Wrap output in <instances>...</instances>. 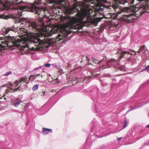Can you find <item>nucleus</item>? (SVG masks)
<instances>
[{
	"instance_id": "f257e3e1",
	"label": "nucleus",
	"mask_w": 149,
	"mask_h": 149,
	"mask_svg": "<svg viewBox=\"0 0 149 149\" xmlns=\"http://www.w3.org/2000/svg\"><path fill=\"white\" fill-rule=\"evenodd\" d=\"M0 6L2 10H8L11 9L17 11L18 14L21 15L22 11H31L35 12L39 16V24H38L35 22H30L29 27L32 29L31 33L34 34H37V36L31 35L29 38L24 37L20 39L14 40L13 44L16 46H20L23 48H28L33 51L40 50L42 48V45L46 42L45 38L50 36L49 33L53 30L51 29L49 30L48 26H45L44 21L42 18L46 17L45 12L47 11L44 7L38 8L36 6H15L10 8L7 2L3 3L0 0Z\"/></svg>"
},
{
	"instance_id": "f03ea898",
	"label": "nucleus",
	"mask_w": 149,
	"mask_h": 149,
	"mask_svg": "<svg viewBox=\"0 0 149 149\" xmlns=\"http://www.w3.org/2000/svg\"><path fill=\"white\" fill-rule=\"evenodd\" d=\"M80 6L77 2L73 4L72 7L66 9V11L69 14L73 13L74 10L75 9L77 10L78 11L77 16L78 18L73 17L70 19L69 22L67 24L63 25L62 26L63 28L61 31L67 33V30L68 29H70L77 28L75 26L80 23L84 19L85 17L89 15L90 11L89 8L87 6L83 7L81 9V12H79L78 8Z\"/></svg>"
},
{
	"instance_id": "7ed1b4c3",
	"label": "nucleus",
	"mask_w": 149,
	"mask_h": 149,
	"mask_svg": "<svg viewBox=\"0 0 149 149\" xmlns=\"http://www.w3.org/2000/svg\"><path fill=\"white\" fill-rule=\"evenodd\" d=\"M149 9V5L147 3L143 5L141 7H135L132 10L134 13L122 16L121 19L122 21L126 22L128 23L133 22L137 18L141 16L142 14L146 12V10Z\"/></svg>"
},
{
	"instance_id": "20e7f679",
	"label": "nucleus",
	"mask_w": 149,
	"mask_h": 149,
	"mask_svg": "<svg viewBox=\"0 0 149 149\" xmlns=\"http://www.w3.org/2000/svg\"><path fill=\"white\" fill-rule=\"evenodd\" d=\"M134 1V0H113L112 7L115 11L116 15H118L123 12L127 11V8H123L119 6L120 4L125 5V3H127L132 4Z\"/></svg>"
},
{
	"instance_id": "39448f33",
	"label": "nucleus",
	"mask_w": 149,
	"mask_h": 149,
	"mask_svg": "<svg viewBox=\"0 0 149 149\" xmlns=\"http://www.w3.org/2000/svg\"><path fill=\"white\" fill-rule=\"evenodd\" d=\"M7 87V89L6 90L5 93L8 94V93H12L14 91L17 90H20L21 88H23L20 86L19 83L18 81L16 80L13 83H9L2 85L0 87V89H1L3 87Z\"/></svg>"
},
{
	"instance_id": "423d86ee",
	"label": "nucleus",
	"mask_w": 149,
	"mask_h": 149,
	"mask_svg": "<svg viewBox=\"0 0 149 149\" xmlns=\"http://www.w3.org/2000/svg\"><path fill=\"white\" fill-rule=\"evenodd\" d=\"M92 1H95L97 2L96 4V8L95 9V13H101V12L103 11L104 8V5L100 1L105 3L106 2V0H92Z\"/></svg>"
},
{
	"instance_id": "0eeeda50",
	"label": "nucleus",
	"mask_w": 149,
	"mask_h": 149,
	"mask_svg": "<svg viewBox=\"0 0 149 149\" xmlns=\"http://www.w3.org/2000/svg\"><path fill=\"white\" fill-rule=\"evenodd\" d=\"M51 3H54L52 8L53 10L55 9L56 10L60 9V7L59 6L61 3L64 1V0H49Z\"/></svg>"
},
{
	"instance_id": "6e6552de",
	"label": "nucleus",
	"mask_w": 149,
	"mask_h": 149,
	"mask_svg": "<svg viewBox=\"0 0 149 149\" xmlns=\"http://www.w3.org/2000/svg\"><path fill=\"white\" fill-rule=\"evenodd\" d=\"M29 79H28L26 77H21L20 78V80L19 81V83L21 87L26 85V84L29 83Z\"/></svg>"
},
{
	"instance_id": "1a4fd4ad",
	"label": "nucleus",
	"mask_w": 149,
	"mask_h": 149,
	"mask_svg": "<svg viewBox=\"0 0 149 149\" xmlns=\"http://www.w3.org/2000/svg\"><path fill=\"white\" fill-rule=\"evenodd\" d=\"M86 59L88 61V63L89 64L92 65L93 64H100L102 62V60L104 59V58L101 61H98L96 59H94L92 58L91 59H88L87 57H85Z\"/></svg>"
},
{
	"instance_id": "9d476101",
	"label": "nucleus",
	"mask_w": 149,
	"mask_h": 149,
	"mask_svg": "<svg viewBox=\"0 0 149 149\" xmlns=\"http://www.w3.org/2000/svg\"><path fill=\"white\" fill-rule=\"evenodd\" d=\"M120 52H121V55L119 57L118 60L121 59L123 58L125 56L126 57V58H127V55H125L126 54H127V52L125 51H123L121 49H119L117 53H116V54H118Z\"/></svg>"
},
{
	"instance_id": "9b49d317",
	"label": "nucleus",
	"mask_w": 149,
	"mask_h": 149,
	"mask_svg": "<svg viewBox=\"0 0 149 149\" xmlns=\"http://www.w3.org/2000/svg\"><path fill=\"white\" fill-rule=\"evenodd\" d=\"M62 33L61 34H58V35L56 37V40L57 41H60L61 40H63L64 39H65V37L67 35V34H66L65 35L62 34Z\"/></svg>"
},
{
	"instance_id": "f8f14e48",
	"label": "nucleus",
	"mask_w": 149,
	"mask_h": 149,
	"mask_svg": "<svg viewBox=\"0 0 149 149\" xmlns=\"http://www.w3.org/2000/svg\"><path fill=\"white\" fill-rule=\"evenodd\" d=\"M127 52V58H126L127 59V60H128L129 61H130V58L131 57V56H130L128 54L130 55H133V53H132V52H134L135 53V54H134V55H135L136 54V52L133 50H132L131 52Z\"/></svg>"
},
{
	"instance_id": "ddd939ff",
	"label": "nucleus",
	"mask_w": 149,
	"mask_h": 149,
	"mask_svg": "<svg viewBox=\"0 0 149 149\" xmlns=\"http://www.w3.org/2000/svg\"><path fill=\"white\" fill-rule=\"evenodd\" d=\"M50 132H52V130L46 128H43L42 129V132L45 135H46L49 133Z\"/></svg>"
},
{
	"instance_id": "4468645a",
	"label": "nucleus",
	"mask_w": 149,
	"mask_h": 149,
	"mask_svg": "<svg viewBox=\"0 0 149 149\" xmlns=\"http://www.w3.org/2000/svg\"><path fill=\"white\" fill-rule=\"evenodd\" d=\"M22 102L19 98H17L13 102V105L15 107H17Z\"/></svg>"
},
{
	"instance_id": "2eb2a0df",
	"label": "nucleus",
	"mask_w": 149,
	"mask_h": 149,
	"mask_svg": "<svg viewBox=\"0 0 149 149\" xmlns=\"http://www.w3.org/2000/svg\"><path fill=\"white\" fill-rule=\"evenodd\" d=\"M16 29L15 28L14 26L11 27H8V28L6 29L5 30V32L6 33H8L10 31H12L14 32H16Z\"/></svg>"
},
{
	"instance_id": "dca6fc26",
	"label": "nucleus",
	"mask_w": 149,
	"mask_h": 149,
	"mask_svg": "<svg viewBox=\"0 0 149 149\" xmlns=\"http://www.w3.org/2000/svg\"><path fill=\"white\" fill-rule=\"evenodd\" d=\"M2 44H0V50H2L5 48V47L2 45V44L3 45H6L7 43L6 42L2 41L1 42Z\"/></svg>"
},
{
	"instance_id": "f3484780",
	"label": "nucleus",
	"mask_w": 149,
	"mask_h": 149,
	"mask_svg": "<svg viewBox=\"0 0 149 149\" xmlns=\"http://www.w3.org/2000/svg\"><path fill=\"white\" fill-rule=\"evenodd\" d=\"M40 75V74H39L36 75H31L29 77V80H33L36 79V76H38L39 75Z\"/></svg>"
},
{
	"instance_id": "a211bd4d",
	"label": "nucleus",
	"mask_w": 149,
	"mask_h": 149,
	"mask_svg": "<svg viewBox=\"0 0 149 149\" xmlns=\"http://www.w3.org/2000/svg\"><path fill=\"white\" fill-rule=\"evenodd\" d=\"M19 29L22 34H23V33H24V34H27L28 33V32L26 31V30L24 28H19Z\"/></svg>"
},
{
	"instance_id": "6ab92c4d",
	"label": "nucleus",
	"mask_w": 149,
	"mask_h": 149,
	"mask_svg": "<svg viewBox=\"0 0 149 149\" xmlns=\"http://www.w3.org/2000/svg\"><path fill=\"white\" fill-rule=\"evenodd\" d=\"M145 47V45H144L143 46L141 47L139 51H138L137 52L139 54L140 52L142 51L144 49Z\"/></svg>"
},
{
	"instance_id": "aec40b11",
	"label": "nucleus",
	"mask_w": 149,
	"mask_h": 149,
	"mask_svg": "<svg viewBox=\"0 0 149 149\" xmlns=\"http://www.w3.org/2000/svg\"><path fill=\"white\" fill-rule=\"evenodd\" d=\"M38 85H36L33 86L32 89L33 91H35L38 89Z\"/></svg>"
},
{
	"instance_id": "412c9836",
	"label": "nucleus",
	"mask_w": 149,
	"mask_h": 149,
	"mask_svg": "<svg viewBox=\"0 0 149 149\" xmlns=\"http://www.w3.org/2000/svg\"><path fill=\"white\" fill-rule=\"evenodd\" d=\"M117 61L115 60V59L111 58L110 60H109L108 61H107V63L108 64V63L110 62H116Z\"/></svg>"
},
{
	"instance_id": "4be33fe9",
	"label": "nucleus",
	"mask_w": 149,
	"mask_h": 149,
	"mask_svg": "<svg viewBox=\"0 0 149 149\" xmlns=\"http://www.w3.org/2000/svg\"><path fill=\"white\" fill-rule=\"evenodd\" d=\"M12 73L10 71L6 72V73H5L3 75L4 76H7L10 74H12Z\"/></svg>"
},
{
	"instance_id": "5701e85b",
	"label": "nucleus",
	"mask_w": 149,
	"mask_h": 149,
	"mask_svg": "<svg viewBox=\"0 0 149 149\" xmlns=\"http://www.w3.org/2000/svg\"><path fill=\"white\" fill-rule=\"evenodd\" d=\"M98 23V21L96 19H94L93 21V24L94 25H96Z\"/></svg>"
},
{
	"instance_id": "b1692460",
	"label": "nucleus",
	"mask_w": 149,
	"mask_h": 149,
	"mask_svg": "<svg viewBox=\"0 0 149 149\" xmlns=\"http://www.w3.org/2000/svg\"><path fill=\"white\" fill-rule=\"evenodd\" d=\"M52 82L55 84H58L59 82L57 79H56L54 80Z\"/></svg>"
},
{
	"instance_id": "393cba45",
	"label": "nucleus",
	"mask_w": 149,
	"mask_h": 149,
	"mask_svg": "<svg viewBox=\"0 0 149 149\" xmlns=\"http://www.w3.org/2000/svg\"><path fill=\"white\" fill-rule=\"evenodd\" d=\"M127 121L126 120H125V124L123 127V128L124 129L127 126Z\"/></svg>"
},
{
	"instance_id": "a878e982",
	"label": "nucleus",
	"mask_w": 149,
	"mask_h": 149,
	"mask_svg": "<svg viewBox=\"0 0 149 149\" xmlns=\"http://www.w3.org/2000/svg\"><path fill=\"white\" fill-rule=\"evenodd\" d=\"M96 19L98 21V22H100L101 20L102 19V17H99L96 18Z\"/></svg>"
},
{
	"instance_id": "bb28decb",
	"label": "nucleus",
	"mask_w": 149,
	"mask_h": 149,
	"mask_svg": "<svg viewBox=\"0 0 149 149\" xmlns=\"http://www.w3.org/2000/svg\"><path fill=\"white\" fill-rule=\"evenodd\" d=\"M51 65V64L49 63H47L45 65V66L47 67H49Z\"/></svg>"
},
{
	"instance_id": "cd10ccee",
	"label": "nucleus",
	"mask_w": 149,
	"mask_h": 149,
	"mask_svg": "<svg viewBox=\"0 0 149 149\" xmlns=\"http://www.w3.org/2000/svg\"><path fill=\"white\" fill-rule=\"evenodd\" d=\"M92 77V75H90V76H89L88 77L86 78V79H88L91 78Z\"/></svg>"
},
{
	"instance_id": "c85d7f7f",
	"label": "nucleus",
	"mask_w": 149,
	"mask_h": 149,
	"mask_svg": "<svg viewBox=\"0 0 149 149\" xmlns=\"http://www.w3.org/2000/svg\"><path fill=\"white\" fill-rule=\"evenodd\" d=\"M5 95L6 94L3 95L2 97L1 96V95H0V99H1L2 97H3L4 99H6V98L4 97L5 96Z\"/></svg>"
},
{
	"instance_id": "c756f323",
	"label": "nucleus",
	"mask_w": 149,
	"mask_h": 149,
	"mask_svg": "<svg viewBox=\"0 0 149 149\" xmlns=\"http://www.w3.org/2000/svg\"><path fill=\"white\" fill-rule=\"evenodd\" d=\"M45 92V91L42 92H41L40 94L42 95H43V96H44V95Z\"/></svg>"
},
{
	"instance_id": "7c9ffc66",
	"label": "nucleus",
	"mask_w": 149,
	"mask_h": 149,
	"mask_svg": "<svg viewBox=\"0 0 149 149\" xmlns=\"http://www.w3.org/2000/svg\"><path fill=\"white\" fill-rule=\"evenodd\" d=\"M41 68V67H39L38 68H35L34 69V70H38L39 69H40Z\"/></svg>"
},
{
	"instance_id": "2f4dec72",
	"label": "nucleus",
	"mask_w": 149,
	"mask_h": 149,
	"mask_svg": "<svg viewBox=\"0 0 149 149\" xmlns=\"http://www.w3.org/2000/svg\"><path fill=\"white\" fill-rule=\"evenodd\" d=\"M122 139V137H120V138H118L117 139V140L118 141H120Z\"/></svg>"
},
{
	"instance_id": "473e14b6",
	"label": "nucleus",
	"mask_w": 149,
	"mask_h": 149,
	"mask_svg": "<svg viewBox=\"0 0 149 149\" xmlns=\"http://www.w3.org/2000/svg\"><path fill=\"white\" fill-rule=\"evenodd\" d=\"M70 66V65L69 64H68L67 66L66 67L65 69H66V68H68Z\"/></svg>"
},
{
	"instance_id": "72a5a7b5",
	"label": "nucleus",
	"mask_w": 149,
	"mask_h": 149,
	"mask_svg": "<svg viewBox=\"0 0 149 149\" xmlns=\"http://www.w3.org/2000/svg\"><path fill=\"white\" fill-rule=\"evenodd\" d=\"M54 33H58V30L57 29H56L55 31H54Z\"/></svg>"
},
{
	"instance_id": "f704fd0d",
	"label": "nucleus",
	"mask_w": 149,
	"mask_h": 149,
	"mask_svg": "<svg viewBox=\"0 0 149 149\" xmlns=\"http://www.w3.org/2000/svg\"><path fill=\"white\" fill-rule=\"evenodd\" d=\"M38 76H40V77H43V76H44V74H41V75L40 74V75H39Z\"/></svg>"
},
{
	"instance_id": "c9c22d12",
	"label": "nucleus",
	"mask_w": 149,
	"mask_h": 149,
	"mask_svg": "<svg viewBox=\"0 0 149 149\" xmlns=\"http://www.w3.org/2000/svg\"><path fill=\"white\" fill-rule=\"evenodd\" d=\"M146 69L147 70H149V65L146 68Z\"/></svg>"
},
{
	"instance_id": "e433bc0d",
	"label": "nucleus",
	"mask_w": 149,
	"mask_h": 149,
	"mask_svg": "<svg viewBox=\"0 0 149 149\" xmlns=\"http://www.w3.org/2000/svg\"><path fill=\"white\" fill-rule=\"evenodd\" d=\"M138 1H140V2H142L143 1H145V0H137Z\"/></svg>"
},
{
	"instance_id": "4c0bfd02",
	"label": "nucleus",
	"mask_w": 149,
	"mask_h": 149,
	"mask_svg": "<svg viewBox=\"0 0 149 149\" xmlns=\"http://www.w3.org/2000/svg\"><path fill=\"white\" fill-rule=\"evenodd\" d=\"M146 127L149 128V124L146 126Z\"/></svg>"
},
{
	"instance_id": "58836bf2",
	"label": "nucleus",
	"mask_w": 149,
	"mask_h": 149,
	"mask_svg": "<svg viewBox=\"0 0 149 149\" xmlns=\"http://www.w3.org/2000/svg\"><path fill=\"white\" fill-rule=\"evenodd\" d=\"M85 79L84 80H83V81H84Z\"/></svg>"
}]
</instances>
